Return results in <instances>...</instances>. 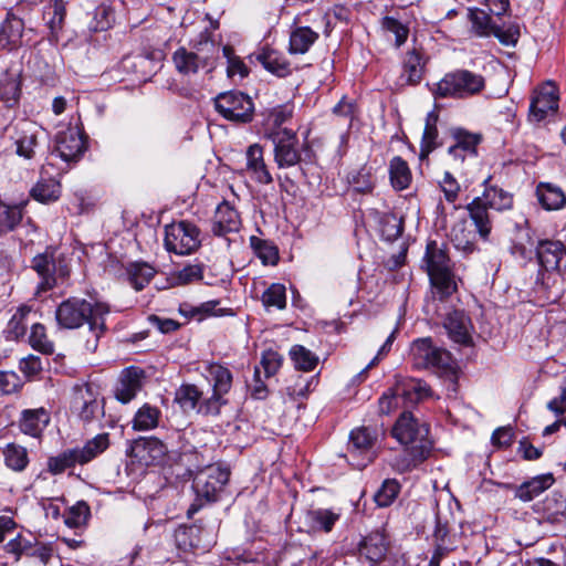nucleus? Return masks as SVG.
<instances>
[{"label": "nucleus", "instance_id": "6", "mask_svg": "<svg viewBox=\"0 0 566 566\" xmlns=\"http://www.w3.org/2000/svg\"><path fill=\"white\" fill-rule=\"evenodd\" d=\"M165 248L178 255H188L201 245V231L198 226L188 220L172 222L165 227Z\"/></svg>", "mask_w": 566, "mask_h": 566}, {"label": "nucleus", "instance_id": "57", "mask_svg": "<svg viewBox=\"0 0 566 566\" xmlns=\"http://www.w3.org/2000/svg\"><path fill=\"white\" fill-rule=\"evenodd\" d=\"M381 28L395 34V44L397 48H400L408 39L409 28L394 17H384L381 19Z\"/></svg>", "mask_w": 566, "mask_h": 566}, {"label": "nucleus", "instance_id": "13", "mask_svg": "<svg viewBox=\"0 0 566 566\" xmlns=\"http://www.w3.org/2000/svg\"><path fill=\"white\" fill-rule=\"evenodd\" d=\"M558 90L553 82H546L535 92L530 105V120H551L558 111Z\"/></svg>", "mask_w": 566, "mask_h": 566}, {"label": "nucleus", "instance_id": "2", "mask_svg": "<svg viewBox=\"0 0 566 566\" xmlns=\"http://www.w3.org/2000/svg\"><path fill=\"white\" fill-rule=\"evenodd\" d=\"M392 437L406 447V455L396 458L394 467L399 472H408L427 460L432 450L429 427L420 422L409 411H403L392 428Z\"/></svg>", "mask_w": 566, "mask_h": 566}, {"label": "nucleus", "instance_id": "59", "mask_svg": "<svg viewBox=\"0 0 566 566\" xmlns=\"http://www.w3.org/2000/svg\"><path fill=\"white\" fill-rule=\"evenodd\" d=\"M438 136L437 126H424L420 144V158L427 157L438 147Z\"/></svg>", "mask_w": 566, "mask_h": 566}, {"label": "nucleus", "instance_id": "43", "mask_svg": "<svg viewBox=\"0 0 566 566\" xmlns=\"http://www.w3.org/2000/svg\"><path fill=\"white\" fill-rule=\"evenodd\" d=\"M130 285L136 290H143L154 277L156 270L145 262L130 263L126 269Z\"/></svg>", "mask_w": 566, "mask_h": 566}, {"label": "nucleus", "instance_id": "41", "mask_svg": "<svg viewBox=\"0 0 566 566\" xmlns=\"http://www.w3.org/2000/svg\"><path fill=\"white\" fill-rule=\"evenodd\" d=\"M4 464L14 472H22L29 464L28 450L14 442L6 444L2 449Z\"/></svg>", "mask_w": 566, "mask_h": 566}, {"label": "nucleus", "instance_id": "42", "mask_svg": "<svg viewBox=\"0 0 566 566\" xmlns=\"http://www.w3.org/2000/svg\"><path fill=\"white\" fill-rule=\"evenodd\" d=\"M161 416V411L149 403L143 405L135 413L132 421L133 429L136 431H147L155 429Z\"/></svg>", "mask_w": 566, "mask_h": 566}, {"label": "nucleus", "instance_id": "29", "mask_svg": "<svg viewBox=\"0 0 566 566\" xmlns=\"http://www.w3.org/2000/svg\"><path fill=\"white\" fill-rule=\"evenodd\" d=\"M388 551L386 537L380 532H375L366 536L359 546V554L373 564L380 563Z\"/></svg>", "mask_w": 566, "mask_h": 566}, {"label": "nucleus", "instance_id": "64", "mask_svg": "<svg viewBox=\"0 0 566 566\" xmlns=\"http://www.w3.org/2000/svg\"><path fill=\"white\" fill-rule=\"evenodd\" d=\"M440 187L448 202H454L458 199L460 185L451 172H444L443 179L440 181Z\"/></svg>", "mask_w": 566, "mask_h": 566}, {"label": "nucleus", "instance_id": "26", "mask_svg": "<svg viewBox=\"0 0 566 566\" xmlns=\"http://www.w3.org/2000/svg\"><path fill=\"white\" fill-rule=\"evenodd\" d=\"M555 482L552 473L536 475L514 488V496L522 502H531L548 490Z\"/></svg>", "mask_w": 566, "mask_h": 566}, {"label": "nucleus", "instance_id": "51", "mask_svg": "<svg viewBox=\"0 0 566 566\" xmlns=\"http://www.w3.org/2000/svg\"><path fill=\"white\" fill-rule=\"evenodd\" d=\"M22 205L8 206L0 203V233L13 231L22 220Z\"/></svg>", "mask_w": 566, "mask_h": 566}, {"label": "nucleus", "instance_id": "49", "mask_svg": "<svg viewBox=\"0 0 566 566\" xmlns=\"http://www.w3.org/2000/svg\"><path fill=\"white\" fill-rule=\"evenodd\" d=\"M198 526H179L174 534L176 546L182 552L197 548L200 544Z\"/></svg>", "mask_w": 566, "mask_h": 566}, {"label": "nucleus", "instance_id": "22", "mask_svg": "<svg viewBox=\"0 0 566 566\" xmlns=\"http://www.w3.org/2000/svg\"><path fill=\"white\" fill-rule=\"evenodd\" d=\"M533 510L551 524L566 523V497L560 492H552L543 501L536 503Z\"/></svg>", "mask_w": 566, "mask_h": 566}, {"label": "nucleus", "instance_id": "25", "mask_svg": "<svg viewBox=\"0 0 566 566\" xmlns=\"http://www.w3.org/2000/svg\"><path fill=\"white\" fill-rule=\"evenodd\" d=\"M240 227L241 219L238 211L228 201L218 205L211 228L212 233L224 237L228 233L238 232Z\"/></svg>", "mask_w": 566, "mask_h": 566}, {"label": "nucleus", "instance_id": "52", "mask_svg": "<svg viewBox=\"0 0 566 566\" xmlns=\"http://www.w3.org/2000/svg\"><path fill=\"white\" fill-rule=\"evenodd\" d=\"M91 516V510L86 502L78 501L71 506L63 515L64 523L70 528H80L84 526Z\"/></svg>", "mask_w": 566, "mask_h": 566}, {"label": "nucleus", "instance_id": "60", "mask_svg": "<svg viewBox=\"0 0 566 566\" xmlns=\"http://www.w3.org/2000/svg\"><path fill=\"white\" fill-rule=\"evenodd\" d=\"M401 399L397 388L387 389L378 400L379 412L382 415H389L391 411L398 408Z\"/></svg>", "mask_w": 566, "mask_h": 566}, {"label": "nucleus", "instance_id": "31", "mask_svg": "<svg viewBox=\"0 0 566 566\" xmlns=\"http://www.w3.org/2000/svg\"><path fill=\"white\" fill-rule=\"evenodd\" d=\"M396 388L405 406L418 403L430 395L429 386L423 380L415 378L398 384Z\"/></svg>", "mask_w": 566, "mask_h": 566}, {"label": "nucleus", "instance_id": "16", "mask_svg": "<svg viewBox=\"0 0 566 566\" xmlns=\"http://www.w3.org/2000/svg\"><path fill=\"white\" fill-rule=\"evenodd\" d=\"M74 408L78 418L85 423L104 417L103 399H98L96 390L88 384L75 388Z\"/></svg>", "mask_w": 566, "mask_h": 566}, {"label": "nucleus", "instance_id": "18", "mask_svg": "<svg viewBox=\"0 0 566 566\" xmlns=\"http://www.w3.org/2000/svg\"><path fill=\"white\" fill-rule=\"evenodd\" d=\"M85 151V139L77 127H67L56 135L54 153L65 163L77 161Z\"/></svg>", "mask_w": 566, "mask_h": 566}, {"label": "nucleus", "instance_id": "10", "mask_svg": "<svg viewBox=\"0 0 566 566\" xmlns=\"http://www.w3.org/2000/svg\"><path fill=\"white\" fill-rule=\"evenodd\" d=\"M484 80L475 73H446L444 77L436 83L433 94L436 97H465L480 92Z\"/></svg>", "mask_w": 566, "mask_h": 566}, {"label": "nucleus", "instance_id": "32", "mask_svg": "<svg viewBox=\"0 0 566 566\" xmlns=\"http://www.w3.org/2000/svg\"><path fill=\"white\" fill-rule=\"evenodd\" d=\"M30 314L31 307L28 305H21L17 308L4 329L7 340H19L25 336Z\"/></svg>", "mask_w": 566, "mask_h": 566}, {"label": "nucleus", "instance_id": "58", "mask_svg": "<svg viewBox=\"0 0 566 566\" xmlns=\"http://www.w3.org/2000/svg\"><path fill=\"white\" fill-rule=\"evenodd\" d=\"M282 365V356L275 350H266L262 354L260 361L261 371L263 370L264 377H273Z\"/></svg>", "mask_w": 566, "mask_h": 566}, {"label": "nucleus", "instance_id": "14", "mask_svg": "<svg viewBox=\"0 0 566 566\" xmlns=\"http://www.w3.org/2000/svg\"><path fill=\"white\" fill-rule=\"evenodd\" d=\"M4 137L13 142L18 156L25 159L33 158L38 144V128L34 123L27 119L11 123L4 128Z\"/></svg>", "mask_w": 566, "mask_h": 566}, {"label": "nucleus", "instance_id": "21", "mask_svg": "<svg viewBox=\"0 0 566 566\" xmlns=\"http://www.w3.org/2000/svg\"><path fill=\"white\" fill-rule=\"evenodd\" d=\"M536 256L539 265L547 272H562V260L566 256V247L558 240H539L536 245Z\"/></svg>", "mask_w": 566, "mask_h": 566}, {"label": "nucleus", "instance_id": "12", "mask_svg": "<svg viewBox=\"0 0 566 566\" xmlns=\"http://www.w3.org/2000/svg\"><path fill=\"white\" fill-rule=\"evenodd\" d=\"M230 478L229 468L221 465H208L200 470L192 483L198 497L208 502L216 501Z\"/></svg>", "mask_w": 566, "mask_h": 566}, {"label": "nucleus", "instance_id": "44", "mask_svg": "<svg viewBox=\"0 0 566 566\" xmlns=\"http://www.w3.org/2000/svg\"><path fill=\"white\" fill-rule=\"evenodd\" d=\"M318 39V33L310 27H298L290 35V52L305 53Z\"/></svg>", "mask_w": 566, "mask_h": 566}, {"label": "nucleus", "instance_id": "36", "mask_svg": "<svg viewBox=\"0 0 566 566\" xmlns=\"http://www.w3.org/2000/svg\"><path fill=\"white\" fill-rule=\"evenodd\" d=\"M31 197L41 202V203H50L56 201L61 196V184L52 178H41L30 190Z\"/></svg>", "mask_w": 566, "mask_h": 566}, {"label": "nucleus", "instance_id": "5", "mask_svg": "<svg viewBox=\"0 0 566 566\" xmlns=\"http://www.w3.org/2000/svg\"><path fill=\"white\" fill-rule=\"evenodd\" d=\"M472 31L479 36H494L503 45H515L521 35L517 22H495L491 14L479 8H470L468 12Z\"/></svg>", "mask_w": 566, "mask_h": 566}, {"label": "nucleus", "instance_id": "4", "mask_svg": "<svg viewBox=\"0 0 566 566\" xmlns=\"http://www.w3.org/2000/svg\"><path fill=\"white\" fill-rule=\"evenodd\" d=\"M203 376L212 385V395L203 399L199 413L203 416H218L221 408L228 403V399L224 396L232 387V373L228 367L219 363H207Z\"/></svg>", "mask_w": 566, "mask_h": 566}, {"label": "nucleus", "instance_id": "28", "mask_svg": "<svg viewBox=\"0 0 566 566\" xmlns=\"http://www.w3.org/2000/svg\"><path fill=\"white\" fill-rule=\"evenodd\" d=\"M24 22L14 14L8 13L0 27V50H13L21 45Z\"/></svg>", "mask_w": 566, "mask_h": 566}, {"label": "nucleus", "instance_id": "40", "mask_svg": "<svg viewBox=\"0 0 566 566\" xmlns=\"http://www.w3.org/2000/svg\"><path fill=\"white\" fill-rule=\"evenodd\" d=\"M43 17L46 20L51 33L57 36L66 17V2L64 0H50L44 7Z\"/></svg>", "mask_w": 566, "mask_h": 566}, {"label": "nucleus", "instance_id": "9", "mask_svg": "<svg viewBox=\"0 0 566 566\" xmlns=\"http://www.w3.org/2000/svg\"><path fill=\"white\" fill-rule=\"evenodd\" d=\"M214 107L223 118L233 123L245 124L253 118L252 99L238 91L220 93L214 98Z\"/></svg>", "mask_w": 566, "mask_h": 566}, {"label": "nucleus", "instance_id": "1", "mask_svg": "<svg viewBox=\"0 0 566 566\" xmlns=\"http://www.w3.org/2000/svg\"><path fill=\"white\" fill-rule=\"evenodd\" d=\"M108 313L109 306L104 302L69 297L57 306L55 318L61 327L69 329L78 328L86 323L90 336L85 339L84 347L88 353H94L106 331L105 316Z\"/></svg>", "mask_w": 566, "mask_h": 566}, {"label": "nucleus", "instance_id": "47", "mask_svg": "<svg viewBox=\"0 0 566 566\" xmlns=\"http://www.w3.org/2000/svg\"><path fill=\"white\" fill-rule=\"evenodd\" d=\"M293 109L294 107L291 104L279 105L272 108L266 117L264 134L273 130H290L289 128H283L282 125L292 118Z\"/></svg>", "mask_w": 566, "mask_h": 566}, {"label": "nucleus", "instance_id": "37", "mask_svg": "<svg viewBox=\"0 0 566 566\" xmlns=\"http://www.w3.org/2000/svg\"><path fill=\"white\" fill-rule=\"evenodd\" d=\"M389 179L392 188L397 191L407 189L411 184V170L400 156H395L389 163Z\"/></svg>", "mask_w": 566, "mask_h": 566}, {"label": "nucleus", "instance_id": "48", "mask_svg": "<svg viewBox=\"0 0 566 566\" xmlns=\"http://www.w3.org/2000/svg\"><path fill=\"white\" fill-rule=\"evenodd\" d=\"M290 357L294 367L302 371H312L318 364V356L303 345L292 346Z\"/></svg>", "mask_w": 566, "mask_h": 566}, {"label": "nucleus", "instance_id": "20", "mask_svg": "<svg viewBox=\"0 0 566 566\" xmlns=\"http://www.w3.org/2000/svg\"><path fill=\"white\" fill-rule=\"evenodd\" d=\"M50 421L51 413L44 407L23 409L18 420V427L23 434L40 439Z\"/></svg>", "mask_w": 566, "mask_h": 566}, {"label": "nucleus", "instance_id": "30", "mask_svg": "<svg viewBox=\"0 0 566 566\" xmlns=\"http://www.w3.org/2000/svg\"><path fill=\"white\" fill-rule=\"evenodd\" d=\"M423 262L428 275L452 269L447 249L443 245H439L436 241L428 242Z\"/></svg>", "mask_w": 566, "mask_h": 566}, {"label": "nucleus", "instance_id": "19", "mask_svg": "<svg viewBox=\"0 0 566 566\" xmlns=\"http://www.w3.org/2000/svg\"><path fill=\"white\" fill-rule=\"evenodd\" d=\"M146 379L144 369L137 366L124 368L117 379L114 395L122 403L130 402L142 390Z\"/></svg>", "mask_w": 566, "mask_h": 566}, {"label": "nucleus", "instance_id": "35", "mask_svg": "<svg viewBox=\"0 0 566 566\" xmlns=\"http://www.w3.org/2000/svg\"><path fill=\"white\" fill-rule=\"evenodd\" d=\"M174 400L185 412L196 410L199 413L202 391L196 385L184 384L176 390Z\"/></svg>", "mask_w": 566, "mask_h": 566}, {"label": "nucleus", "instance_id": "62", "mask_svg": "<svg viewBox=\"0 0 566 566\" xmlns=\"http://www.w3.org/2000/svg\"><path fill=\"white\" fill-rule=\"evenodd\" d=\"M19 369L28 379H32L42 371V360L39 356L29 355L20 360Z\"/></svg>", "mask_w": 566, "mask_h": 566}, {"label": "nucleus", "instance_id": "34", "mask_svg": "<svg viewBox=\"0 0 566 566\" xmlns=\"http://www.w3.org/2000/svg\"><path fill=\"white\" fill-rule=\"evenodd\" d=\"M339 518L340 514L331 509H315L306 514V522L315 532L329 533Z\"/></svg>", "mask_w": 566, "mask_h": 566}, {"label": "nucleus", "instance_id": "27", "mask_svg": "<svg viewBox=\"0 0 566 566\" xmlns=\"http://www.w3.org/2000/svg\"><path fill=\"white\" fill-rule=\"evenodd\" d=\"M444 327L449 337L460 345H469L471 343L470 318L462 311H453L449 313L444 319Z\"/></svg>", "mask_w": 566, "mask_h": 566}, {"label": "nucleus", "instance_id": "53", "mask_svg": "<svg viewBox=\"0 0 566 566\" xmlns=\"http://www.w3.org/2000/svg\"><path fill=\"white\" fill-rule=\"evenodd\" d=\"M29 344L44 355H51L54 352V344L48 338L45 327L40 323L32 324Z\"/></svg>", "mask_w": 566, "mask_h": 566}, {"label": "nucleus", "instance_id": "61", "mask_svg": "<svg viewBox=\"0 0 566 566\" xmlns=\"http://www.w3.org/2000/svg\"><path fill=\"white\" fill-rule=\"evenodd\" d=\"M22 387L20 376L14 371H0V391L3 395L18 392Z\"/></svg>", "mask_w": 566, "mask_h": 566}, {"label": "nucleus", "instance_id": "50", "mask_svg": "<svg viewBox=\"0 0 566 566\" xmlns=\"http://www.w3.org/2000/svg\"><path fill=\"white\" fill-rule=\"evenodd\" d=\"M76 464H80V460L77 459V454L75 449H67L63 452L59 453L55 457H51L48 460V471L51 474H61L66 469L73 468Z\"/></svg>", "mask_w": 566, "mask_h": 566}, {"label": "nucleus", "instance_id": "24", "mask_svg": "<svg viewBox=\"0 0 566 566\" xmlns=\"http://www.w3.org/2000/svg\"><path fill=\"white\" fill-rule=\"evenodd\" d=\"M245 170L248 175L258 184L269 185L273 177L264 161L263 148L259 144L250 145L245 151Z\"/></svg>", "mask_w": 566, "mask_h": 566}, {"label": "nucleus", "instance_id": "8", "mask_svg": "<svg viewBox=\"0 0 566 566\" xmlns=\"http://www.w3.org/2000/svg\"><path fill=\"white\" fill-rule=\"evenodd\" d=\"M274 146V161L280 169L295 167L301 164L302 151L308 149V145H300L294 130H273L265 133Z\"/></svg>", "mask_w": 566, "mask_h": 566}, {"label": "nucleus", "instance_id": "45", "mask_svg": "<svg viewBox=\"0 0 566 566\" xmlns=\"http://www.w3.org/2000/svg\"><path fill=\"white\" fill-rule=\"evenodd\" d=\"M250 247L263 264L275 265L279 261V250L273 242L252 235Z\"/></svg>", "mask_w": 566, "mask_h": 566}, {"label": "nucleus", "instance_id": "63", "mask_svg": "<svg viewBox=\"0 0 566 566\" xmlns=\"http://www.w3.org/2000/svg\"><path fill=\"white\" fill-rule=\"evenodd\" d=\"M427 56L421 49L408 51L403 60L405 71H422L427 64Z\"/></svg>", "mask_w": 566, "mask_h": 566}, {"label": "nucleus", "instance_id": "7", "mask_svg": "<svg viewBox=\"0 0 566 566\" xmlns=\"http://www.w3.org/2000/svg\"><path fill=\"white\" fill-rule=\"evenodd\" d=\"M412 364L418 369H434L448 373L452 369V359L449 352L434 346L430 337L418 338L410 347Z\"/></svg>", "mask_w": 566, "mask_h": 566}, {"label": "nucleus", "instance_id": "15", "mask_svg": "<svg viewBox=\"0 0 566 566\" xmlns=\"http://www.w3.org/2000/svg\"><path fill=\"white\" fill-rule=\"evenodd\" d=\"M377 437L375 431L367 427L353 430L349 436L348 452L353 460V465L359 470L366 468L375 458L373 450Z\"/></svg>", "mask_w": 566, "mask_h": 566}, {"label": "nucleus", "instance_id": "17", "mask_svg": "<svg viewBox=\"0 0 566 566\" xmlns=\"http://www.w3.org/2000/svg\"><path fill=\"white\" fill-rule=\"evenodd\" d=\"M32 268L41 277L38 285L39 293L53 289L56 285L57 277L64 279L69 275L67 266L62 265L61 262L57 265L50 252L35 255L32 260Z\"/></svg>", "mask_w": 566, "mask_h": 566}, {"label": "nucleus", "instance_id": "56", "mask_svg": "<svg viewBox=\"0 0 566 566\" xmlns=\"http://www.w3.org/2000/svg\"><path fill=\"white\" fill-rule=\"evenodd\" d=\"M349 185L358 193H370L375 188V182L369 169L361 167L348 177Z\"/></svg>", "mask_w": 566, "mask_h": 566}, {"label": "nucleus", "instance_id": "11", "mask_svg": "<svg viewBox=\"0 0 566 566\" xmlns=\"http://www.w3.org/2000/svg\"><path fill=\"white\" fill-rule=\"evenodd\" d=\"M174 437L180 440V431L174 430L171 437L165 441L156 437L139 438L133 442L130 454L146 465L159 463L167 453L175 451L177 446L171 441Z\"/></svg>", "mask_w": 566, "mask_h": 566}, {"label": "nucleus", "instance_id": "33", "mask_svg": "<svg viewBox=\"0 0 566 566\" xmlns=\"http://www.w3.org/2000/svg\"><path fill=\"white\" fill-rule=\"evenodd\" d=\"M536 196L542 207L548 211L559 210L566 205L564 191L552 184H539L536 188Z\"/></svg>", "mask_w": 566, "mask_h": 566}, {"label": "nucleus", "instance_id": "3", "mask_svg": "<svg viewBox=\"0 0 566 566\" xmlns=\"http://www.w3.org/2000/svg\"><path fill=\"white\" fill-rule=\"evenodd\" d=\"M491 177L483 181L482 196L474 198L468 206L470 218L478 233L486 240L492 230V220L489 209L496 211L509 210L513 207V195L496 186H489Z\"/></svg>", "mask_w": 566, "mask_h": 566}, {"label": "nucleus", "instance_id": "54", "mask_svg": "<svg viewBox=\"0 0 566 566\" xmlns=\"http://www.w3.org/2000/svg\"><path fill=\"white\" fill-rule=\"evenodd\" d=\"M262 304L265 308L275 307L284 310L286 307V289L283 284L273 283L262 294Z\"/></svg>", "mask_w": 566, "mask_h": 566}, {"label": "nucleus", "instance_id": "38", "mask_svg": "<svg viewBox=\"0 0 566 566\" xmlns=\"http://www.w3.org/2000/svg\"><path fill=\"white\" fill-rule=\"evenodd\" d=\"M109 446L108 433H99L88 440L82 448H74L80 460V465H84L96 457L102 454Z\"/></svg>", "mask_w": 566, "mask_h": 566}, {"label": "nucleus", "instance_id": "23", "mask_svg": "<svg viewBox=\"0 0 566 566\" xmlns=\"http://www.w3.org/2000/svg\"><path fill=\"white\" fill-rule=\"evenodd\" d=\"M451 134L455 143L448 149L450 156L463 161L468 156L478 155L476 147L482 140L480 134H473L463 128H454Z\"/></svg>", "mask_w": 566, "mask_h": 566}, {"label": "nucleus", "instance_id": "46", "mask_svg": "<svg viewBox=\"0 0 566 566\" xmlns=\"http://www.w3.org/2000/svg\"><path fill=\"white\" fill-rule=\"evenodd\" d=\"M177 71H198L200 67H206L203 63L206 57L200 56L198 53L187 51L185 48H179L172 56Z\"/></svg>", "mask_w": 566, "mask_h": 566}, {"label": "nucleus", "instance_id": "39", "mask_svg": "<svg viewBox=\"0 0 566 566\" xmlns=\"http://www.w3.org/2000/svg\"><path fill=\"white\" fill-rule=\"evenodd\" d=\"M429 279L434 289V294H437L440 300H446L458 291L457 277L452 269L431 273Z\"/></svg>", "mask_w": 566, "mask_h": 566}, {"label": "nucleus", "instance_id": "55", "mask_svg": "<svg viewBox=\"0 0 566 566\" xmlns=\"http://www.w3.org/2000/svg\"><path fill=\"white\" fill-rule=\"evenodd\" d=\"M400 492V484L395 479H387L382 482L379 490L374 495V500L379 507L390 506Z\"/></svg>", "mask_w": 566, "mask_h": 566}]
</instances>
